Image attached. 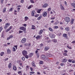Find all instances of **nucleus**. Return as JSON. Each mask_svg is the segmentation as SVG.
I'll use <instances>...</instances> for the list:
<instances>
[{"mask_svg": "<svg viewBox=\"0 0 75 75\" xmlns=\"http://www.w3.org/2000/svg\"><path fill=\"white\" fill-rule=\"evenodd\" d=\"M22 72H21V71H18V74H21V73Z\"/></svg>", "mask_w": 75, "mask_h": 75, "instance_id": "obj_47", "label": "nucleus"}, {"mask_svg": "<svg viewBox=\"0 0 75 75\" xmlns=\"http://www.w3.org/2000/svg\"><path fill=\"white\" fill-rule=\"evenodd\" d=\"M24 56H25L26 58H27V59L28 58V56L27 55V54L25 55Z\"/></svg>", "mask_w": 75, "mask_h": 75, "instance_id": "obj_29", "label": "nucleus"}, {"mask_svg": "<svg viewBox=\"0 0 75 75\" xmlns=\"http://www.w3.org/2000/svg\"><path fill=\"white\" fill-rule=\"evenodd\" d=\"M25 21H26L28 20V18L27 17H25Z\"/></svg>", "mask_w": 75, "mask_h": 75, "instance_id": "obj_30", "label": "nucleus"}, {"mask_svg": "<svg viewBox=\"0 0 75 75\" xmlns=\"http://www.w3.org/2000/svg\"><path fill=\"white\" fill-rule=\"evenodd\" d=\"M48 4H45L43 6V7H46L47 6H48Z\"/></svg>", "mask_w": 75, "mask_h": 75, "instance_id": "obj_11", "label": "nucleus"}, {"mask_svg": "<svg viewBox=\"0 0 75 75\" xmlns=\"http://www.w3.org/2000/svg\"><path fill=\"white\" fill-rule=\"evenodd\" d=\"M51 20H54L55 19V17L51 18Z\"/></svg>", "mask_w": 75, "mask_h": 75, "instance_id": "obj_61", "label": "nucleus"}, {"mask_svg": "<svg viewBox=\"0 0 75 75\" xmlns=\"http://www.w3.org/2000/svg\"><path fill=\"white\" fill-rule=\"evenodd\" d=\"M67 61V59L66 58L63 59V62H66Z\"/></svg>", "mask_w": 75, "mask_h": 75, "instance_id": "obj_23", "label": "nucleus"}, {"mask_svg": "<svg viewBox=\"0 0 75 75\" xmlns=\"http://www.w3.org/2000/svg\"><path fill=\"white\" fill-rule=\"evenodd\" d=\"M26 41V39L25 38H23L22 40L21 41V42L22 43H25Z\"/></svg>", "mask_w": 75, "mask_h": 75, "instance_id": "obj_5", "label": "nucleus"}, {"mask_svg": "<svg viewBox=\"0 0 75 75\" xmlns=\"http://www.w3.org/2000/svg\"><path fill=\"white\" fill-rule=\"evenodd\" d=\"M55 37V35L53 33H51L50 35V37L51 38H54Z\"/></svg>", "mask_w": 75, "mask_h": 75, "instance_id": "obj_3", "label": "nucleus"}, {"mask_svg": "<svg viewBox=\"0 0 75 75\" xmlns=\"http://www.w3.org/2000/svg\"><path fill=\"white\" fill-rule=\"evenodd\" d=\"M24 44L26 46H27V45H28V44L27 43H25Z\"/></svg>", "mask_w": 75, "mask_h": 75, "instance_id": "obj_60", "label": "nucleus"}, {"mask_svg": "<svg viewBox=\"0 0 75 75\" xmlns=\"http://www.w3.org/2000/svg\"><path fill=\"white\" fill-rule=\"evenodd\" d=\"M65 30L67 31H69V28L68 27H66L65 28Z\"/></svg>", "mask_w": 75, "mask_h": 75, "instance_id": "obj_15", "label": "nucleus"}, {"mask_svg": "<svg viewBox=\"0 0 75 75\" xmlns=\"http://www.w3.org/2000/svg\"><path fill=\"white\" fill-rule=\"evenodd\" d=\"M24 0H22L21 1V3H24Z\"/></svg>", "mask_w": 75, "mask_h": 75, "instance_id": "obj_56", "label": "nucleus"}, {"mask_svg": "<svg viewBox=\"0 0 75 75\" xmlns=\"http://www.w3.org/2000/svg\"><path fill=\"white\" fill-rule=\"evenodd\" d=\"M35 73V72H30V74H34Z\"/></svg>", "mask_w": 75, "mask_h": 75, "instance_id": "obj_49", "label": "nucleus"}, {"mask_svg": "<svg viewBox=\"0 0 75 75\" xmlns=\"http://www.w3.org/2000/svg\"><path fill=\"white\" fill-rule=\"evenodd\" d=\"M35 13V11H32L31 15L33 17L34 16V14Z\"/></svg>", "mask_w": 75, "mask_h": 75, "instance_id": "obj_7", "label": "nucleus"}, {"mask_svg": "<svg viewBox=\"0 0 75 75\" xmlns=\"http://www.w3.org/2000/svg\"><path fill=\"white\" fill-rule=\"evenodd\" d=\"M32 64L33 67H36V66L35 65V64H34V62H32Z\"/></svg>", "mask_w": 75, "mask_h": 75, "instance_id": "obj_10", "label": "nucleus"}, {"mask_svg": "<svg viewBox=\"0 0 75 75\" xmlns=\"http://www.w3.org/2000/svg\"><path fill=\"white\" fill-rule=\"evenodd\" d=\"M30 2L32 3H34V1H33L32 0H30Z\"/></svg>", "mask_w": 75, "mask_h": 75, "instance_id": "obj_42", "label": "nucleus"}, {"mask_svg": "<svg viewBox=\"0 0 75 75\" xmlns=\"http://www.w3.org/2000/svg\"><path fill=\"white\" fill-rule=\"evenodd\" d=\"M63 55H64V56H67V54L66 53H64Z\"/></svg>", "mask_w": 75, "mask_h": 75, "instance_id": "obj_37", "label": "nucleus"}, {"mask_svg": "<svg viewBox=\"0 0 75 75\" xmlns=\"http://www.w3.org/2000/svg\"><path fill=\"white\" fill-rule=\"evenodd\" d=\"M46 40H47L48 41V40H50V39H49V38H48V37H47V38H46Z\"/></svg>", "mask_w": 75, "mask_h": 75, "instance_id": "obj_38", "label": "nucleus"}, {"mask_svg": "<svg viewBox=\"0 0 75 75\" xmlns=\"http://www.w3.org/2000/svg\"><path fill=\"white\" fill-rule=\"evenodd\" d=\"M52 41L54 42H56L57 40L56 39H53L52 40Z\"/></svg>", "mask_w": 75, "mask_h": 75, "instance_id": "obj_28", "label": "nucleus"}, {"mask_svg": "<svg viewBox=\"0 0 75 75\" xmlns=\"http://www.w3.org/2000/svg\"><path fill=\"white\" fill-rule=\"evenodd\" d=\"M7 52L8 54H10L11 53V50L9 49H8L7 50Z\"/></svg>", "mask_w": 75, "mask_h": 75, "instance_id": "obj_8", "label": "nucleus"}, {"mask_svg": "<svg viewBox=\"0 0 75 75\" xmlns=\"http://www.w3.org/2000/svg\"><path fill=\"white\" fill-rule=\"evenodd\" d=\"M47 15V12H44L42 14V16L43 17H46Z\"/></svg>", "mask_w": 75, "mask_h": 75, "instance_id": "obj_6", "label": "nucleus"}, {"mask_svg": "<svg viewBox=\"0 0 75 75\" xmlns=\"http://www.w3.org/2000/svg\"><path fill=\"white\" fill-rule=\"evenodd\" d=\"M5 25L8 27L10 25V23H6L5 24Z\"/></svg>", "mask_w": 75, "mask_h": 75, "instance_id": "obj_22", "label": "nucleus"}, {"mask_svg": "<svg viewBox=\"0 0 75 75\" xmlns=\"http://www.w3.org/2000/svg\"><path fill=\"white\" fill-rule=\"evenodd\" d=\"M12 26H11L10 27H9V29H10H10H11L12 28Z\"/></svg>", "mask_w": 75, "mask_h": 75, "instance_id": "obj_55", "label": "nucleus"}, {"mask_svg": "<svg viewBox=\"0 0 75 75\" xmlns=\"http://www.w3.org/2000/svg\"><path fill=\"white\" fill-rule=\"evenodd\" d=\"M74 19H72L70 22V23L72 24H73L74 23Z\"/></svg>", "mask_w": 75, "mask_h": 75, "instance_id": "obj_17", "label": "nucleus"}, {"mask_svg": "<svg viewBox=\"0 0 75 75\" xmlns=\"http://www.w3.org/2000/svg\"><path fill=\"white\" fill-rule=\"evenodd\" d=\"M43 32V30H41L39 32V34L41 35Z\"/></svg>", "mask_w": 75, "mask_h": 75, "instance_id": "obj_24", "label": "nucleus"}, {"mask_svg": "<svg viewBox=\"0 0 75 75\" xmlns=\"http://www.w3.org/2000/svg\"><path fill=\"white\" fill-rule=\"evenodd\" d=\"M4 54V52H2L1 53V54H0L1 56H3V54Z\"/></svg>", "mask_w": 75, "mask_h": 75, "instance_id": "obj_32", "label": "nucleus"}, {"mask_svg": "<svg viewBox=\"0 0 75 75\" xmlns=\"http://www.w3.org/2000/svg\"><path fill=\"white\" fill-rule=\"evenodd\" d=\"M12 65V64H11V63H10L8 64V68H9V69H10V68H11V65Z\"/></svg>", "mask_w": 75, "mask_h": 75, "instance_id": "obj_9", "label": "nucleus"}, {"mask_svg": "<svg viewBox=\"0 0 75 75\" xmlns=\"http://www.w3.org/2000/svg\"><path fill=\"white\" fill-rule=\"evenodd\" d=\"M71 43L73 44H75V41H74L71 42Z\"/></svg>", "mask_w": 75, "mask_h": 75, "instance_id": "obj_53", "label": "nucleus"}, {"mask_svg": "<svg viewBox=\"0 0 75 75\" xmlns=\"http://www.w3.org/2000/svg\"><path fill=\"white\" fill-rule=\"evenodd\" d=\"M9 38H13V36L12 35H11L9 36Z\"/></svg>", "mask_w": 75, "mask_h": 75, "instance_id": "obj_62", "label": "nucleus"}, {"mask_svg": "<svg viewBox=\"0 0 75 75\" xmlns=\"http://www.w3.org/2000/svg\"><path fill=\"white\" fill-rule=\"evenodd\" d=\"M14 47L16 48V49H17V46H14Z\"/></svg>", "mask_w": 75, "mask_h": 75, "instance_id": "obj_64", "label": "nucleus"}, {"mask_svg": "<svg viewBox=\"0 0 75 75\" xmlns=\"http://www.w3.org/2000/svg\"><path fill=\"white\" fill-rule=\"evenodd\" d=\"M67 48H69V49H71V47H69V46H67Z\"/></svg>", "mask_w": 75, "mask_h": 75, "instance_id": "obj_58", "label": "nucleus"}, {"mask_svg": "<svg viewBox=\"0 0 75 75\" xmlns=\"http://www.w3.org/2000/svg\"><path fill=\"white\" fill-rule=\"evenodd\" d=\"M8 27H7V26H6V25L4 26V29H7V28Z\"/></svg>", "mask_w": 75, "mask_h": 75, "instance_id": "obj_40", "label": "nucleus"}, {"mask_svg": "<svg viewBox=\"0 0 75 75\" xmlns=\"http://www.w3.org/2000/svg\"><path fill=\"white\" fill-rule=\"evenodd\" d=\"M51 10V8H49L47 10L48 11H50Z\"/></svg>", "mask_w": 75, "mask_h": 75, "instance_id": "obj_44", "label": "nucleus"}, {"mask_svg": "<svg viewBox=\"0 0 75 75\" xmlns=\"http://www.w3.org/2000/svg\"><path fill=\"white\" fill-rule=\"evenodd\" d=\"M13 51H16V48H15V47H13Z\"/></svg>", "mask_w": 75, "mask_h": 75, "instance_id": "obj_39", "label": "nucleus"}, {"mask_svg": "<svg viewBox=\"0 0 75 75\" xmlns=\"http://www.w3.org/2000/svg\"><path fill=\"white\" fill-rule=\"evenodd\" d=\"M49 29L50 31H53V30L51 28H49Z\"/></svg>", "mask_w": 75, "mask_h": 75, "instance_id": "obj_33", "label": "nucleus"}, {"mask_svg": "<svg viewBox=\"0 0 75 75\" xmlns=\"http://www.w3.org/2000/svg\"><path fill=\"white\" fill-rule=\"evenodd\" d=\"M38 16H39V14H37L35 16V17H38Z\"/></svg>", "mask_w": 75, "mask_h": 75, "instance_id": "obj_48", "label": "nucleus"}, {"mask_svg": "<svg viewBox=\"0 0 75 75\" xmlns=\"http://www.w3.org/2000/svg\"><path fill=\"white\" fill-rule=\"evenodd\" d=\"M45 57H46L45 55H43L41 56V58H45Z\"/></svg>", "mask_w": 75, "mask_h": 75, "instance_id": "obj_14", "label": "nucleus"}, {"mask_svg": "<svg viewBox=\"0 0 75 75\" xmlns=\"http://www.w3.org/2000/svg\"><path fill=\"white\" fill-rule=\"evenodd\" d=\"M40 38H41V36L39 35L36 37V39H40Z\"/></svg>", "mask_w": 75, "mask_h": 75, "instance_id": "obj_13", "label": "nucleus"}, {"mask_svg": "<svg viewBox=\"0 0 75 75\" xmlns=\"http://www.w3.org/2000/svg\"><path fill=\"white\" fill-rule=\"evenodd\" d=\"M23 33V31H21V30H20L19 31V33Z\"/></svg>", "mask_w": 75, "mask_h": 75, "instance_id": "obj_51", "label": "nucleus"}, {"mask_svg": "<svg viewBox=\"0 0 75 75\" xmlns=\"http://www.w3.org/2000/svg\"><path fill=\"white\" fill-rule=\"evenodd\" d=\"M63 35L64 37H67V35L65 33L63 34Z\"/></svg>", "mask_w": 75, "mask_h": 75, "instance_id": "obj_27", "label": "nucleus"}, {"mask_svg": "<svg viewBox=\"0 0 75 75\" xmlns=\"http://www.w3.org/2000/svg\"><path fill=\"white\" fill-rule=\"evenodd\" d=\"M61 6V9L62 10H64V7H63V6L62 5V4L60 5Z\"/></svg>", "mask_w": 75, "mask_h": 75, "instance_id": "obj_20", "label": "nucleus"}, {"mask_svg": "<svg viewBox=\"0 0 75 75\" xmlns=\"http://www.w3.org/2000/svg\"><path fill=\"white\" fill-rule=\"evenodd\" d=\"M32 6H29L28 8V9H30V8H31Z\"/></svg>", "mask_w": 75, "mask_h": 75, "instance_id": "obj_46", "label": "nucleus"}, {"mask_svg": "<svg viewBox=\"0 0 75 75\" xmlns=\"http://www.w3.org/2000/svg\"><path fill=\"white\" fill-rule=\"evenodd\" d=\"M2 30H3V27L1 26V27H0V33L1 31Z\"/></svg>", "mask_w": 75, "mask_h": 75, "instance_id": "obj_34", "label": "nucleus"}, {"mask_svg": "<svg viewBox=\"0 0 75 75\" xmlns=\"http://www.w3.org/2000/svg\"><path fill=\"white\" fill-rule=\"evenodd\" d=\"M71 5H72V6H73V7H74V8H75V1L73 3L71 4Z\"/></svg>", "mask_w": 75, "mask_h": 75, "instance_id": "obj_16", "label": "nucleus"}, {"mask_svg": "<svg viewBox=\"0 0 75 75\" xmlns=\"http://www.w3.org/2000/svg\"><path fill=\"white\" fill-rule=\"evenodd\" d=\"M10 30V29H8L6 30V33H7L8 32V31H9Z\"/></svg>", "mask_w": 75, "mask_h": 75, "instance_id": "obj_31", "label": "nucleus"}, {"mask_svg": "<svg viewBox=\"0 0 75 75\" xmlns=\"http://www.w3.org/2000/svg\"><path fill=\"white\" fill-rule=\"evenodd\" d=\"M6 11V8H4L3 9V13H5Z\"/></svg>", "mask_w": 75, "mask_h": 75, "instance_id": "obj_25", "label": "nucleus"}, {"mask_svg": "<svg viewBox=\"0 0 75 75\" xmlns=\"http://www.w3.org/2000/svg\"><path fill=\"white\" fill-rule=\"evenodd\" d=\"M22 54L23 55H25L27 54V52L25 50H24L22 52Z\"/></svg>", "mask_w": 75, "mask_h": 75, "instance_id": "obj_4", "label": "nucleus"}, {"mask_svg": "<svg viewBox=\"0 0 75 75\" xmlns=\"http://www.w3.org/2000/svg\"><path fill=\"white\" fill-rule=\"evenodd\" d=\"M43 62H42V61H40V64H42Z\"/></svg>", "mask_w": 75, "mask_h": 75, "instance_id": "obj_43", "label": "nucleus"}, {"mask_svg": "<svg viewBox=\"0 0 75 75\" xmlns=\"http://www.w3.org/2000/svg\"><path fill=\"white\" fill-rule=\"evenodd\" d=\"M41 18H42V16H41L37 18L38 20H40V19Z\"/></svg>", "mask_w": 75, "mask_h": 75, "instance_id": "obj_21", "label": "nucleus"}, {"mask_svg": "<svg viewBox=\"0 0 75 75\" xmlns=\"http://www.w3.org/2000/svg\"><path fill=\"white\" fill-rule=\"evenodd\" d=\"M42 10V9H39L37 11V13H40V12H41V11Z\"/></svg>", "mask_w": 75, "mask_h": 75, "instance_id": "obj_26", "label": "nucleus"}, {"mask_svg": "<svg viewBox=\"0 0 75 75\" xmlns=\"http://www.w3.org/2000/svg\"><path fill=\"white\" fill-rule=\"evenodd\" d=\"M13 10V8H11L9 10V11H12Z\"/></svg>", "mask_w": 75, "mask_h": 75, "instance_id": "obj_35", "label": "nucleus"}, {"mask_svg": "<svg viewBox=\"0 0 75 75\" xmlns=\"http://www.w3.org/2000/svg\"><path fill=\"white\" fill-rule=\"evenodd\" d=\"M64 65V63H62L60 64V65H61V66H63Z\"/></svg>", "mask_w": 75, "mask_h": 75, "instance_id": "obj_59", "label": "nucleus"}, {"mask_svg": "<svg viewBox=\"0 0 75 75\" xmlns=\"http://www.w3.org/2000/svg\"><path fill=\"white\" fill-rule=\"evenodd\" d=\"M22 59L23 61H24L25 60V58L24 57H22Z\"/></svg>", "mask_w": 75, "mask_h": 75, "instance_id": "obj_36", "label": "nucleus"}, {"mask_svg": "<svg viewBox=\"0 0 75 75\" xmlns=\"http://www.w3.org/2000/svg\"><path fill=\"white\" fill-rule=\"evenodd\" d=\"M40 47H43V44H40Z\"/></svg>", "mask_w": 75, "mask_h": 75, "instance_id": "obj_57", "label": "nucleus"}, {"mask_svg": "<svg viewBox=\"0 0 75 75\" xmlns=\"http://www.w3.org/2000/svg\"><path fill=\"white\" fill-rule=\"evenodd\" d=\"M65 21H66L67 23H69L71 21L70 18L69 17H67L65 18Z\"/></svg>", "mask_w": 75, "mask_h": 75, "instance_id": "obj_1", "label": "nucleus"}, {"mask_svg": "<svg viewBox=\"0 0 75 75\" xmlns=\"http://www.w3.org/2000/svg\"><path fill=\"white\" fill-rule=\"evenodd\" d=\"M33 53H31L30 54H29V57H32V56H33Z\"/></svg>", "mask_w": 75, "mask_h": 75, "instance_id": "obj_18", "label": "nucleus"}, {"mask_svg": "<svg viewBox=\"0 0 75 75\" xmlns=\"http://www.w3.org/2000/svg\"><path fill=\"white\" fill-rule=\"evenodd\" d=\"M4 1V0H1V4H2L3 3V2Z\"/></svg>", "mask_w": 75, "mask_h": 75, "instance_id": "obj_63", "label": "nucleus"}, {"mask_svg": "<svg viewBox=\"0 0 75 75\" xmlns=\"http://www.w3.org/2000/svg\"><path fill=\"white\" fill-rule=\"evenodd\" d=\"M55 28H58V27L57 26H56L54 27Z\"/></svg>", "mask_w": 75, "mask_h": 75, "instance_id": "obj_52", "label": "nucleus"}, {"mask_svg": "<svg viewBox=\"0 0 75 75\" xmlns=\"http://www.w3.org/2000/svg\"><path fill=\"white\" fill-rule=\"evenodd\" d=\"M10 37H8L7 38V40H10Z\"/></svg>", "mask_w": 75, "mask_h": 75, "instance_id": "obj_54", "label": "nucleus"}, {"mask_svg": "<svg viewBox=\"0 0 75 75\" xmlns=\"http://www.w3.org/2000/svg\"><path fill=\"white\" fill-rule=\"evenodd\" d=\"M48 50H49V48L47 47H46L45 48V51H47Z\"/></svg>", "mask_w": 75, "mask_h": 75, "instance_id": "obj_19", "label": "nucleus"}, {"mask_svg": "<svg viewBox=\"0 0 75 75\" xmlns=\"http://www.w3.org/2000/svg\"><path fill=\"white\" fill-rule=\"evenodd\" d=\"M13 69L14 71H16V69H17V67H16L15 66H13Z\"/></svg>", "mask_w": 75, "mask_h": 75, "instance_id": "obj_12", "label": "nucleus"}, {"mask_svg": "<svg viewBox=\"0 0 75 75\" xmlns=\"http://www.w3.org/2000/svg\"><path fill=\"white\" fill-rule=\"evenodd\" d=\"M20 30L23 31L24 33H25V30H26V28L24 27H21L20 28Z\"/></svg>", "mask_w": 75, "mask_h": 75, "instance_id": "obj_2", "label": "nucleus"}, {"mask_svg": "<svg viewBox=\"0 0 75 75\" xmlns=\"http://www.w3.org/2000/svg\"><path fill=\"white\" fill-rule=\"evenodd\" d=\"M36 55L37 57H39V56H40V55L39 54H36Z\"/></svg>", "mask_w": 75, "mask_h": 75, "instance_id": "obj_50", "label": "nucleus"}, {"mask_svg": "<svg viewBox=\"0 0 75 75\" xmlns=\"http://www.w3.org/2000/svg\"><path fill=\"white\" fill-rule=\"evenodd\" d=\"M68 61H69V62H72V60H71V59H69L68 60Z\"/></svg>", "mask_w": 75, "mask_h": 75, "instance_id": "obj_45", "label": "nucleus"}, {"mask_svg": "<svg viewBox=\"0 0 75 75\" xmlns=\"http://www.w3.org/2000/svg\"><path fill=\"white\" fill-rule=\"evenodd\" d=\"M30 69L31 71H33V68H32V67H30Z\"/></svg>", "mask_w": 75, "mask_h": 75, "instance_id": "obj_41", "label": "nucleus"}]
</instances>
